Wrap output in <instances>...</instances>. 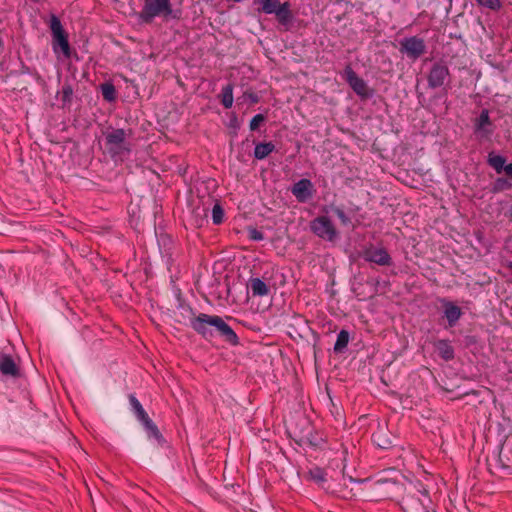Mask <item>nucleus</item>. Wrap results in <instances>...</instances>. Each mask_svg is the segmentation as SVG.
<instances>
[{"label": "nucleus", "mask_w": 512, "mask_h": 512, "mask_svg": "<svg viewBox=\"0 0 512 512\" xmlns=\"http://www.w3.org/2000/svg\"><path fill=\"white\" fill-rule=\"evenodd\" d=\"M192 323V329L206 341L220 338L231 346L240 344L233 328L218 315L199 313Z\"/></svg>", "instance_id": "nucleus-1"}, {"label": "nucleus", "mask_w": 512, "mask_h": 512, "mask_svg": "<svg viewBox=\"0 0 512 512\" xmlns=\"http://www.w3.org/2000/svg\"><path fill=\"white\" fill-rule=\"evenodd\" d=\"M156 17H163L164 20H180L182 9L173 8L171 0H145L141 11L137 14L140 23L150 24Z\"/></svg>", "instance_id": "nucleus-2"}, {"label": "nucleus", "mask_w": 512, "mask_h": 512, "mask_svg": "<svg viewBox=\"0 0 512 512\" xmlns=\"http://www.w3.org/2000/svg\"><path fill=\"white\" fill-rule=\"evenodd\" d=\"M132 130L123 128H108L104 132L107 152L114 161H123L132 152V144L128 140Z\"/></svg>", "instance_id": "nucleus-3"}, {"label": "nucleus", "mask_w": 512, "mask_h": 512, "mask_svg": "<svg viewBox=\"0 0 512 512\" xmlns=\"http://www.w3.org/2000/svg\"><path fill=\"white\" fill-rule=\"evenodd\" d=\"M308 477L326 493L343 497H347V495L344 493L347 480L354 484H366L370 481L369 478H353L352 476H347L345 473H343L342 478L344 483H336L333 479H328L325 470L319 466L310 468L308 471Z\"/></svg>", "instance_id": "nucleus-4"}, {"label": "nucleus", "mask_w": 512, "mask_h": 512, "mask_svg": "<svg viewBox=\"0 0 512 512\" xmlns=\"http://www.w3.org/2000/svg\"><path fill=\"white\" fill-rule=\"evenodd\" d=\"M45 23L50 29L51 46L55 56L57 58L71 59L73 52L69 43V35L64 29L60 18L56 14L51 13L48 20H45Z\"/></svg>", "instance_id": "nucleus-5"}, {"label": "nucleus", "mask_w": 512, "mask_h": 512, "mask_svg": "<svg viewBox=\"0 0 512 512\" xmlns=\"http://www.w3.org/2000/svg\"><path fill=\"white\" fill-rule=\"evenodd\" d=\"M155 236L158 250L167 270L171 273L172 268L179 256V246L176 241L163 230L155 229Z\"/></svg>", "instance_id": "nucleus-6"}, {"label": "nucleus", "mask_w": 512, "mask_h": 512, "mask_svg": "<svg viewBox=\"0 0 512 512\" xmlns=\"http://www.w3.org/2000/svg\"><path fill=\"white\" fill-rule=\"evenodd\" d=\"M496 126L490 119L489 110L482 109L473 122V134L479 142H488L492 140Z\"/></svg>", "instance_id": "nucleus-7"}, {"label": "nucleus", "mask_w": 512, "mask_h": 512, "mask_svg": "<svg viewBox=\"0 0 512 512\" xmlns=\"http://www.w3.org/2000/svg\"><path fill=\"white\" fill-rule=\"evenodd\" d=\"M341 76L345 79L353 92L361 99L366 100L373 97L374 90L369 88L367 82L356 74L350 64L345 66L343 72H341Z\"/></svg>", "instance_id": "nucleus-8"}, {"label": "nucleus", "mask_w": 512, "mask_h": 512, "mask_svg": "<svg viewBox=\"0 0 512 512\" xmlns=\"http://www.w3.org/2000/svg\"><path fill=\"white\" fill-rule=\"evenodd\" d=\"M451 82L450 70L443 61L435 62L427 75V85L430 89L449 86Z\"/></svg>", "instance_id": "nucleus-9"}, {"label": "nucleus", "mask_w": 512, "mask_h": 512, "mask_svg": "<svg viewBox=\"0 0 512 512\" xmlns=\"http://www.w3.org/2000/svg\"><path fill=\"white\" fill-rule=\"evenodd\" d=\"M310 230L317 237L327 241H333L338 235L331 219L327 216H318L311 220Z\"/></svg>", "instance_id": "nucleus-10"}, {"label": "nucleus", "mask_w": 512, "mask_h": 512, "mask_svg": "<svg viewBox=\"0 0 512 512\" xmlns=\"http://www.w3.org/2000/svg\"><path fill=\"white\" fill-rule=\"evenodd\" d=\"M400 52L409 59L417 60L426 53V44L423 38L418 36L404 37L400 41Z\"/></svg>", "instance_id": "nucleus-11"}, {"label": "nucleus", "mask_w": 512, "mask_h": 512, "mask_svg": "<svg viewBox=\"0 0 512 512\" xmlns=\"http://www.w3.org/2000/svg\"><path fill=\"white\" fill-rule=\"evenodd\" d=\"M290 191L299 203L308 202L315 194L314 184L308 178H302L295 182Z\"/></svg>", "instance_id": "nucleus-12"}, {"label": "nucleus", "mask_w": 512, "mask_h": 512, "mask_svg": "<svg viewBox=\"0 0 512 512\" xmlns=\"http://www.w3.org/2000/svg\"><path fill=\"white\" fill-rule=\"evenodd\" d=\"M439 302L442 306L443 318L447 321L445 328H454L463 315L462 309L447 298H440Z\"/></svg>", "instance_id": "nucleus-13"}, {"label": "nucleus", "mask_w": 512, "mask_h": 512, "mask_svg": "<svg viewBox=\"0 0 512 512\" xmlns=\"http://www.w3.org/2000/svg\"><path fill=\"white\" fill-rule=\"evenodd\" d=\"M363 259L379 266H390L393 261L385 248H370L364 251Z\"/></svg>", "instance_id": "nucleus-14"}, {"label": "nucleus", "mask_w": 512, "mask_h": 512, "mask_svg": "<svg viewBox=\"0 0 512 512\" xmlns=\"http://www.w3.org/2000/svg\"><path fill=\"white\" fill-rule=\"evenodd\" d=\"M176 310L180 317L177 321L182 325L192 328V323L195 321L194 319H197V315L190 304L185 299L177 301Z\"/></svg>", "instance_id": "nucleus-15"}, {"label": "nucleus", "mask_w": 512, "mask_h": 512, "mask_svg": "<svg viewBox=\"0 0 512 512\" xmlns=\"http://www.w3.org/2000/svg\"><path fill=\"white\" fill-rule=\"evenodd\" d=\"M143 426L147 438L150 442L153 444H156L158 447H165L166 446V440L162 433L160 432L157 425L153 422L151 418H148L143 423H141Z\"/></svg>", "instance_id": "nucleus-16"}, {"label": "nucleus", "mask_w": 512, "mask_h": 512, "mask_svg": "<svg viewBox=\"0 0 512 512\" xmlns=\"http://www.w3.org/2000/svg\"><path fill=\"white\" fill-rule=\"evenodd\" d=\"M0 372L5 376L11 377H18L20 375L19 367L11 355L0 352Z\"/></svg>", "instance_id": "nucleus-17"}, {"label": "nucleus", "mask_w": 512, "mask_h": 512, "mask_svg": "<svg viewBox=\"0 0 512 512\" xmlns=\"http://www.w3.org/2000/svg\"><path fill=\"white\" fill-rule=\"evenodd\" d=\"M434 347L444 361H451L455 357V350L448 339H439L435 342Z\"/></svg>", "instance_id": "nucleus-18"}, {"label": "nucleus", "mask_w": 512, "mask_h": 512, "mask_svg": "<svg viewBox=\"0 0 512 512\" xmlns=\"http://www.w3.org/2000/svg\"><path fill=\"white\" fill-rule=\"evenodd\" d=\"M372 441L377 447L384 450L390 449L395 445L394 438L389 432L384 431L383 429H379L372 434Z\"/></svg>", "instance_id": "nucleus-19"}, {"label": "nucleus", "mask_w": 512, "mask_h": 512, "mask_svg": "<svg viewBox=\"0 0 512 512\" xmlns=\"http://www.w3.org/2000/svg\"><path fill=\"white\" fill-rule=\"evenodd\" d=\"M273 14L276 15L278 22L283 26L291 24L293 20L289 2H280Z\"/></svg>", "instance_id": "nucleus-20"}, {"label": "nucleus", "mask_w": 512, "mask_h": 512, "mask_svg": "<svg viewBox=\"0 0 512 512\" xmlns=\"http://www.w3.org/2000/svg\"><path fill=\"white\" fill-rule=\"evenodd\" d=\"M253 143L255 145L253 157L256 160H264L276 149V146L272 141Z\"/></svg>", "instance_id": "nucleus-21"}, {"label": "nucleus", "mask_w": 512, "mask_h": 512, "mask_svg": "<svg viewBox=\"0 0 512 512\" xmlns=\"http://www.w3.org/2000/svg\"><path fill=\"white\" fill-rule=\"evenodd\" d=\"M128 398L130 410L140 423H143L145 420L150 418L145 409L143 408L142 404L134 394H130Z\"/></svg>", "instance_id": "nucleus-22"}, {"label": "nucleus", "mask_w": 512, "mask_h": 512, "mask_svg": "<svg viewBox=\"0 0 512 512\" xmlns=\"http://www.w3.org/2000/svg\"><path fill=\"white\" fill-rule=\"evenodd\" d=\"M507 159L503 155L490 152L487 156V164L492 167L496 173L501 174L506 168Z\"/></svg>", "instance_id": "nucleus-23"}, {"label": "nucleus", "mask_w": 512, "mask_h": 512, "mask_svg": "<svg viewBox=\"0 0 512 512\" xmlns=\"http://www.w3.org/2000/svg\"><path fill=\"white\" fill-rule=\"evenodd\" d=\"M249 289L253 296L263 297L269 293L268 285L261 278H251L249 282Z\"/></svg>", "instance_id": "nucleus-24"}, {"label": "nucleus", "mask_w": 512, "mask_h": 512, "mask_svg": "<svg viewBox=\"0 0 512 512\" xmlns=\"http://www.w3.org/2000/svg\"><path fill=\"white\" fill-rule=\"evenodd\" d=\"M73 94L74 89L72 84L69 81H65L62 85L61 91L57 92V95H61V107L63 109L69 108L71 106Z\"/></svg>", "instance_id": "nucleus-25"}, {"label": "nucleus", "mask_w": 512, "mask_h": 512, "mask_svg": "<svg viewBox=\"0 0 512 512\" xmlns=\"http://www.w3.org/2000/svg\"><path fill=\"white\" fill-rule=\"evenodd\" d=\"M350 334L347 330L342 329L337 334L336 342L334 344L333 350L336 354L342 353L349 343Z\"/></svg>", "instance_id": "nucleus-26"}, {"label": "nucleus", "mask_w": 512, "mask_h": 512, "mask_svg": "<svg viewBox=\"0 0 512 512\" xmlns=\"http://www.w3.org/2000/svg\"><path fill=\"white\" fill-rule=\"evenodd\" d=\"M279 3L280 0H254V4L260 5L258 12L267 15H272L276 11Z\"/></svg>", "instance_id": "nucleus-27"}, {"label": "nucleus", "mask_w": 512, "mask_h": 512, "mask_svg": "<svg viewBox=\"0 0 512 512\" xmlns=\"http://www.w3.org/2000/svg\"><path fill=\"white\" fill-rule=\"evenodd\" d=\"M323 441V439L319 436H317L316 434L313 433L312 430H310L307 434L303 435L298 443L300 445H306V446H309V447H319L321 442Z\"/></svg>", "instance_id": "nucleus-28"}, {"label": "nucleus", "mask_w": 512, "mask_h": 512, "mask_svg": "<svg viewBox=\"0 0 512 512\" xmlns=\"http://www.w3.org/2000/svg\"><path fill=\"white\" fill-rule=\"evenodd\" d=\"M100 88L102 96L107 102H114L117 99L116 88L111 82L101 84Z\"/></svg>", "instance_id": "nucleus-29"}, {"label": "nucleus", "mask_w": 512, "mask_h": 512, "mask_svg": "<svg viewBox=\"0 0 512 512\" xmlns=\"http://www.w3.org/2000/svg\"><path fill=\"white\" fill-rule=\"evenodd\" d=\"M414 489L420 493L422 496L426 497L427 498V501H421L419 500V503L420 505L422 506L424 512H430L429 511V505L431 503V499H430V496H429V491L428 489L424 486L423 483H421L420 481H416L414 484Z\"/></svg>", "instance_id": "nucleus-30"}, {"label": "nucleus", "mask_w": 512, "mask_h": 512, "mask_svg": "<svg viewBox=\"0 0 512 512\" xmlns=\"http://www.w3.org/2000/svg\"><path fill=\"white\" fill-rule=\"evenodd\" d=\"M512 188V182L505 177H498L492 184L491 192L497 194Z\"/></svg>", "instance_id": "nucleus-31"}, {"label": "nucleus", "mask_w": 512, "mask_h": 512, "mask_svg": "<svg viewBox=\"0 0 512 512\" xmlns=\"http://www.w3.org/2000/svg\"><path fill=\"white\" fill-rule=\"evenodd\" d=\"M221 103L226 108L229 109L233 105V85L231 83L227 84L222 88L221 93Z\"/></svg>", "instance_id": "nucleus-32"}, {"label": "nucleus", "mask_w": 512, "mask_h": 512, "mask_svg": "<svg viewBox=\"0 0 512 512\" xmlns=\"http://www.w3.org/2000/svg\"><path fill=\"white\" fill-rule=\"evenodd\" d=\"M330 211L333 212L340 220L343 226H351L352 221L351 218L346 215L344 210L339 206H331Z\"/></svg>", "instance_id": "nucleus-33"}, {"label": "nucleus", "mask_w": 512, "mask_h": 512, "mask_svg": "<svg viewBox=\"0 0 512 512\" xmlns=\"http://www.w3.org/2000/svg\"><path fill=\"white\" fill-rule=\"evenodd\" d=\"M224 219V209L220 205V203H215V205L212 208V221L213 224L219 225L223 222Z\"/></svg>", "instance_id": "nucleus-34"}, {"label": "nucleus", "mask_w": 512, "mask_h": 512, "mask_svg": "<svg viewBox=\"0 0 512 512\" xmlns=\"http://www.w3.org/2000/svg\"><path fill=\"white\" fill-rule=\"evenodd\" d=\"M476 3L484 8H488L492 11H498L502 7V3L500 0H475Z\"/></svg>", "instance_id": "nucleus-35"}, {"label": "nucleus", "mask_w": 512, "mask_h": 512, "mask_svg": "<svg viewBox=\"0 0 512 512\" xmlns=\"http://www.w3.org/2000/svg\"><path fill=\"white\" fill-rule=\"evenodd\" d=\"M384 485L390 486L392 488H399V483L393 479L389 478H379L373 483V488L378 489Z\"/></svg>", "instance_id": "nucleus-36"}, {"label": "nucleus", "mask_w": 512, "mask_h": 512, "mask_svg": "<svg viewBox=\"0 0 512 512\" xmlns=\"http://www.w3.org/2000/svg\"><path fill=\"white\" fill-rule=\"evenodd\" d=\"M266 120V117L259 113L252 117V119L249 122V128L251 131H256L261 123H263Z\"/></svg>", "instance_id": "nucleus-37"}, {"label": "nucleus", "mask_w": 512, "mask_h": 512, "mask_svg": "<svg viewBox=\"0 0 512 512\" xmlns=\"http://www.w3.org/2000/svg\"><path fill=\"white\" fill-rule=\"evenodd\" d=\"M247 232L248 238L252 241H262L264 239L263 232L255 227H248Z\"/></svg>", "instance_id": "nucleus-38"}, {"label": "nucleus", "mask_w": 512, "mask_h": 512, "mask_svg": "<svg viewBox=\"0 0 512 512\" xmlns=\"http://www.w3.org/2000/svg\"><path fill=\"white\" fill-rule=\"evenodd\" d=\"M227 127L230 128L231 130H235V136L238 135V130L240 129V123H239L238 117L235 113H232V115L227 123Z\"/></svg>", "instance_id": "nucleus-39"}, {"label": "nucleus", "mask_w": 512, "mask_h": 512, "mask_svg": "<svg viewBox=\"0 0 512 512\" xmlns=\"http://www.w3.org/2000/svg\"><path fill=\"white\" fill-rule=\"evenodd\" d=\"M170 282H171V284L173 286L172 290H173V294H174V296L176 298V302L180 301V300H183L184 298L182 297L181 289L175 285V280H174L173 275L170 276Z\"/></svg>", "instance_id": "nucleus-40"}, {"label": "nucleus", "mask_w": 512, "mask_h": 512, "mask_svg": "<svg viewBox=\"0 0 512 512\" xmlns=\"http://www.w3.org/2000/svg\"><path fill=\"white\" fill-rule=\"evenodd\" d=\"M251 104L258 103L259 97L254 92H245L243 95Z\"/></svg>", "instance_id": "nucleus-41"}, {"label": "nucleus", "mask_w": 512, "mask_h": 512, "mask_svg": "<svg viewBox=\"0 0 512 512\" xmlns=\"http://www.w3.org/2000/svg\"><path fill=\"white\" fill-rule=\"evenodd\" d=\"M504 172L508 176L512 177V164H506V168H505Z\"/></svg>", "instance_id": "nucleus-42"}, {"label": "nucleus", "mask_w": 512, "mask_h": 512, "mask_svg": "<svg viewBox=\"0 0 512 512\" xmlns=\"http://www.w3.org/2000/svg\"><path fill=\"white\" fill-rule=\"evenodd\" d=\"M505 266H506V268H508V269L511 271V273H512V261H508V262L506 263V265H505Z\"/></svg>", "instance_id": "nucleus-43"}, {"label": "nucleus", "mask_w": 512, "mask_h": 512, "mask_svg": "<svg viewBox=\"0 0 512 512\" xmlns=\"http://www.w3.org/2000/svg\"><path fill=\"white\" fill-rule=\"evenodd\" d=\"M22 73L23 74H30V69L28 67H23Z\"/></svg>", "instance_id": "nucleus-44"}, {"label": "nucleus", "mask_w": 512, "mask_h": 512, "mask_svg": "<svg viewBox=\"0 0 512 512\" xmlns=\"http://www.w3.org/2000/svg\"><path fill=\"white\" fill-rule=\"evenodd\" d=\"M508 217L510 221L512 222V207L508 210Z\"/></svg>", "instance_id": "nucleus-45"}, {"label": "nucleus", "mask_w": 512, "mask_h": 512, "mask_svg": "<svg viewBox=\"0 0 512 512\" xmlns=\"http://www.w3.org/2000/svg\"><path fill=\"white\" fill-rule=\"evenodd\" d=\"M248 141H249V139L247 138V139H245L244 141H242V143H241V144H242V145H245V144H247V143H248Z\"/></svg>", "instance_id": "nucleus-46"}, {"label": "nucleus", "mask_w": 512, "mask_h": 512, "mask_svg": "<svg viewBox=\"0 0 512 512\" xmlns=\"http://www.w3.org/2000/svg\"><path fill=\"white\" fill-rule=\"evenodd\" d=\"M233 1H234V2H236V3H241V2H243L244 0H233Z\"/></svg>", "instance_id": "nucleus-47"}, {"label": "nucleus", "mask_w": 512, "mask_h": 512, "mask_svg": "<svg viewBox=\"0 0 512 512\" xmlns=\"http://www.w3.org/2000/svg\"><path fill=\"white\" fill-rule=\"evenodd\" d=\"M231 135H232L233 137H236V136H235V130H232V131H231Z\"/></svg>", "instance_id": "nucleus-48"}]
</instances>
